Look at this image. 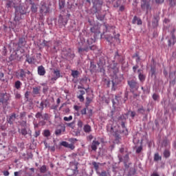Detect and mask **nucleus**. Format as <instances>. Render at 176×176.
I'll use <instances>...</instances> for the list:
<instances>
[{"mask_svg":"<svg viewBox=\"0 0 176 176\" xmlns=\"http://www.w3.org/2000/svg\"><path fill=\"white\" fill-rule=\"evenodd\" d=\"M10 100V94L8 93H0V102L3 104V105H8L9 102H8Z\"/></svg>","mask_w":176,"mask_h":176,"instance_id":"obj_1","label":"nucleus"},{"mask_svg":"<svg viewBox=\"0 0 176 176\" xmlns=\"http://www.w3.org/2000/svg\"><path fill=\"white\" fill-rule=\"evenodd\" d=\"M39 12L42 16H46V14H47V12H49V7L46 6V3L45 1H41L40 3Z\"/></svg>","mask_w":176,"mask_h":176,"instance_id":"obj_2","label":"nucleus"},{"mask_svg":"<svg viewBox=\"0 0 176 176\" xmlns=\"http://www.w3.org/2000/svg\"><path fill=\"white\" fill-rule=\"evenodd\" d=\"M107 131H109L111 135H113L116 138V140H120V135L118 133V131L115 130V128L113 126L107 127Z\"/></svg>","mask_w":176,"mask_h":176,"instance_id":"obj_3","label":"nucleus"},{"mask_svg":"<svg viewBox=\"0 0 176 176\" xmlns=\"http://www.w3.org/2000/svg\"><path fill=\"white\" fill-rule=\"evenodd\" d=\"M128 85H129V87H131V89H134L135 90H138V87H139L138 82H137L135 80H129Z\"/></svg>","mask_w":176,"mask_h":176,"instance_id":"obj_4","label":"nucleus"},{"mask_svg":"<svg viewBox=\"0 0 176 176\" xmlns=\"http://www.w3.org/2000/svg\"><path fill=\"white\" fill-rule=\"evenodd\" d=\"M16 76L18 79H21V80H25L26 74L24 69H21L19 72L17 73Z\"/></svg>","mask_w":176,"mask_h":176,"instance_id":"obj_5","label":"nucleus"},{"mask_svg":"<svg viewBox=\"0 0 176 176\" xmlns=\"http://www.w3.org/2000/svg\"><path fill=\"white\" fill-rule=\"evenodd\" d=\"M86 94V92L84 90H79L77 92V98L80 100V102H83L85 101V98L83 96Z\"/></svg>","mask_w":176,"mask_h":176,"instance_id":"obj_6","label":"nucleus"},{"mask_svg":"<svg viewBox=\"0 0 176 176\" xmlns=\"http://www.w3.org/2000/svg\"><path fill=\"white\" fill-rule=\"evenodd\" d=\"M149 1L151 0H142L141 2V8L142 9H149V8L151 7L149 5Z\"/></svg>","mask_w":176,"mask_h":176,"instance_id":"obj_7","label":"nucleus"},{"mask_svg":"<svg viewBox=\"0 0 176 176\" xmlns=\"http://www.w3.org/2000/svg\"><path fill=\"white\" fill-rule=\"evenodd\" d=\"M26 43L27 41H25V38H20L18 42V47H19V49H21V47H24V46H25Z\"/></svg>","mask_w":176,"mask_h":176,"instance_id":"obj_8","label":"nucleus"},{"mask_svg":"<svg viewBox=\"0 0 176 176\" xmlns=\"http://www.w3.org/2000/svg\"><path fill=\"white\" fill-rule=\"evenodd\" d=\"M138 74L139 80L140 82H145V79L146 78V76H145L144 74L142 73V70L138 69Z\"/></svg>","mask_w":176,"mask_h":176,"instance_id":"obj_9","label":"nucleus"},{"mask_svg":"<svg viewBox=\"0 0 176 176\" xmlns=\"http://www.w3.org/2000/svg\"><path fill=\"white\" fill-rule=\"evenodd\" d=\"M60 145H62V146H65V148H68L69 149H75V146L73 144H69L65 141L62 142L60 143Z\"/></svg>","mask_w":176,"mask_h":176,"instance_id":"obj_10","label":"nucleus"},{"mask_svg":"<svg viewBox=\"0 0 176 176\" xmlns=\"http://www.w3.org/2000/svg\"><path fill=\"white\" fill-rule=\"evenodd\" d=\"M38 74L40 76H43L46 74V70L43 66H38Z\"/></svg>","mask_w":176,"mask_h":176,"instance_id":"obj_11","label":"nucleus"},{"mask_svg":"<svg viewBox=\"0 0 176 176\" xmlns=\"http://www.w3.org/2000/svg\"><path fill=\"white\" fill-rule=\"evenodd\" d=\"M110 68L113 71V74H116L119 72V67H118V63H113L110 65Z\"/></svg>","mask_w":176,"mask_h":176,"instance_id":"obj_12","label":"nucleus"},{"mask_svg":"<svg viewBox=\"0 0 176 176\" xmlns=\"http://www.w3.org/2000/svg\"><path fill=\"white\" fill-rule=\"evenodd\" d=\"M132 23L133 24H138V25H142V21L141 19L137 17V16H135L132 20Z\"/></svg>","mask_w":176,"mask_h":176,"instance_id":"obj_13","label":"nucleus"},{"mask_svg":"<svg viewBox=\"0 0 176 176\" xmlns=\"http://www.w3.org/2000/svg\"><path fill=\"white\" fill-rule=\"evenodd\" d=\"M63 131H65V126H59L58 129L55 131L56 135H60Z\"/></svg>","mask_w":176,"mask_h":176,"instance_id":"obj_14","label":"nucleus"},{"mask_svg":"<svg viewBox=\"0 0 176 176\" xmlns=\"http://www.w3.org/2000/svg\"><path fill=\"white\" fill-rule=\"evenodd\" d=\"M99 145H100V142L97 140H94L91 145V148L92 151H97V146H98Z\"/></svg>","mask_w":176,"mask_h":176,"instance_id":"obj_15","label":"nucleus"},{"mask_svg":"<svg viewBox=\"0 0 176 176\" xmlns=\"http://www.w3.org/2000/svg\"><path fill=\"white\" fill-rule=\"evenodd\" d=\"M16 113H12L7 120L8 123H9V124H13L14 120H16Z\"/></svg>","mask_w":176,"mask_h":176,"instance_id":"obj_16","label":"nucleus"},{"mask_svg":"<svg viewBox=\"0 0 176 176\" xmlns=\"http://www.w3.org/2000/svg\"><path fill=\"white\" fill-rule=\"evenodd\" d=\"M83 131H85L86 134H90V133H91V126L89 124L84 125Z\"/></svg>","mask_w":176,"mask_h":176,"instance_id":"obj_17","label":"nucleus"},{"mask_svg":"<svg viewBox=\"0 0 176 176\" xmlns=\"http://www.w3.org/2000/svg\"><path fill=\"white\" fill-rule=\"evenodd\" d=\"M32 94L34 96H38V94H41V87H33Z\"/></svg>","mask_w":176,"mask_h":176,"instance_id":"obj_18","label":"nucleus"},{"mask_svg":"<svg viewBox=\"0 0 176 176\" xmlns=\"http://www.w3.org/2000/svg\"><path fill=\"white\" fill-rule=\"evenodd\" d=\"M175 35H174V33L172 34V38L168 41V46H171V45H175Z\"/></svg>","mask_w":176,"mask_h":176,"instance_id":"obj_19","label":"nucleus"},{"mask_svg":"<svg viewBox=\"0 0 176 176\" xmlns=\"http://www.w3.org/2000/svg\"><path fill=\"white\" fill-rule=\"evenodd\" d=\"M22 85L23 83H21L20 80H16L14 84V87L16 89V90H20Z\"/></svg>","mask_w":176,"mask_h":176,"instance_id":"obj_20","label":"nucleus"},{"mask_svg":"<svg viewBox=\"0 0 176 176\" xmlns=\"http://www.w3.org/2000/svg\"><path fill=\"white\" fill-rule=\"evenodd\" d=\"M19 133H21V135H23L24 137L28 134V131L25 128H22L21 130H19Z\"/></svg>","mask_w":176,"mask_h":176,"instance_id":"obj_21","label":"nucleus"},{"mask_svg":"<svg viewBox=\"0 0 176 176\" xmlns=\"http://www.w3.org/2000/svg\"><path fill=\"white\" fill-rule=\"evenodd\" d=\"M171 155V153H170V151L168 149H165L164 151V157H165L166 159L170 157Z\"/></svg>","mask_w":176,"mask_h":176,"instance_id":"obj_22","label":"nucleus"},{"mask_svg":"<svg viewBox=\"0 0 176 176\" xmlns=\"http://www.w3.org/2000/svg\"><path fill=\"white\" fill-rule=\"evenodd\" d=\"M31 11L32 13H36L38 12V7H36L34 3H32Z\"/></svg>","mask_w":176,"mask_h":176,"instance_id":"obj_23","label":"nucleus"},{"mask_svg":"<svg viewBox=\"0 0 176 176\" xmlns=\"http://www.w3.org/2000/svg\"><path fill=\"white\" fill-rule=\"evenodd\" d=\"M159 160H162V156L159 155V153H156L154 155V162H159Z\"/></svg>","mask_w":176,"mask_h":176,"instance_id":"obj_24","label":"nucleus"},{"mask_svg":"<svg viewBox=\"0 0 176 176\" xmlns=\"http://www.w3.org/2000/svg\"><path fill=\"white\" fill-rule=\"evenodd\" d=\"M47 171V168L46 167V165H43L40 168V172L42 174H45Z\"/></svg>","mask_w":176,"mask_h":176,"instance_id":"obj_25","label":"nucleus"},{"mask_svg":"<svg viewBox=\"0 0 176 176\" xmlns=\"http://www.w3.org/2000/svg\"><path fill=\"white\" fill-rule=\"evenodd\" d=\"M162 146H164L165 148H167V146H168V148H170V142H168V140H163Z\"/></svg>","mask_w":176,"mask_h":176,"instance_id":"obj_26","label":"nucleus"},{"mask_svg":"<svg viewBox=\"0 0 176 176\" xmlns=\"http://www.w3.org/2000/svg\"><path fill=\"white\" fill-rule=\"evenodd\" d=\"M26 61L28 63V64H32L34 61H35V59L32 57H28V56H26Z\"/></svg>","mask_w":176,"mask_h":176,"instance_id":"obj_27","label":"nucleus"},{"mask_svg":"<svg viewBox=\"0 0 176 176\" xmlns=\"http://www.w3.org/2000/svg\"><path fill=\"white\" fill-rule=\"evenodd\" d=\"M78 75L79 72H78V70H72V76H73L74 78H78Z\"/></svg>","mask_w":176,"mask_h":176,"instance_id":"obj_28","label":"nucleus"},{"mask_svg":"<svg viewBox=\"0 0 176 176\" xmlns=\"http://www.w3.org/2000/svg\"><path fill=\"white\" fill-rule=\"evenodd\" d=\"M54 74L55 75V78H60V70L58 69H54Z\"/></svg>","mask_w":176,"mask_h":176,"instance_id":"obj_29","label":"nucleus"},{"mask_svg":"<svg viewBox=\"0 0 176 176\" xmlns=\"http://www.w3.org/2000/svg\"><path fill=\"white\" fill-rule=\"evenodd\" d=\"M96 42V40L94 39L93 38H89L87 39V43L90 46V45H93Z\"/></svg>","mask_w":176,"mask_h":176,"instance_id":"obj_30","label":"nucleus"},{"mask_svg":"<svg viewBox=\"0 0 176 176\" xmlns=\"http://www.w3.org/2000/svg\"><path fill=\"white\" fill-rule=\"evenodd\" d=\"M45 107H47V104H46V103H45L44 101H42L41 103H40V107H38V108L43 111L45 108Z\"/></svg>","mask_w":176,"mask_h":176,"instance_id":"obj_31","label":"nucleus"},{"mask_svg":"<svg viewBox=\"0 0 176 176\" xmlns=\"http://www.w3.org/2000/svg\"><path fill=\"white\" fill-rule=\"evenodd\" d=\"M65 6V1L60 0L59 1V8L60 9H63Z\"/></svg>","mask_w":176,"mask_h":176,"instance_id":"obj_32","label":"nucleus"},{"mask_svg":"<svg viewBox=\"0 0 176 176\" xmlns=\"http://www.w3.org/2000/svg\"><path fill=\"white\" fill-rule=\"evenodd\" d=\"M42 119L44 120H49L50 119V116L48 113H45L43 116Z\"/></svg>","mask_w":176,"mask_h":176,"instance_id":"obj_33","label":"nucleus"},{"mask_svg":"<svg viewBox=\"0 0 176 176\" xmlns=\"http://www.w3.org/2000/svg\"><path fill=\"white\" fill-rule=\"evenodd\" d=\"M169 5L170 8H174L176 5V1L175 0H169Z\"/></svg>","mask_w":176,"mask_h":176,"instance_id":"obj_34","label":"nucleus"},{"mask_svg":"<svg viewBox=\"0 0 176 176\" xmlns=\"http://www.w3.org/2000/svg\"><path fill=\"white\" fill-rule=\"evenodd\" d=\"M21 19V15L19 16L17 12L15 13L14 21H20Z\"/></svg>","mask_w":176,"mask_h":176,"instance_id":"obj_35","label":"nucleus"},{"mask_svg":"<svg viewBox=\"0 0 176 176\" xmlns=\"http://www.w3.org/2000/svg\"><path fill=\"white\" fill-rule=\"evenodd\" d=\"M66 126H67V127H71V129H75V122H72L70 123H67Z\"/></svg>","mask_w":176,"mask_h":176,"instance_id":"obj_36","label":"nucleus"},{"mask_svg":"<svg viewBox=\"0 0 176 176\" xmlns=\"http://www.w3.org/2000/svg\"><path fill=\"white\" fill-rule=\"evenodd\" d=\"M88 51H89V47H86V48L80 47V48H78V53H82V52H88Z\"/></svg>","mask_w":176,"mask_h":176,"instance_id":"obj_37","label":"nucleus"},{"mask_svg":"<svg viewBox=\"0 0 176 176\" xmlns=\"http://www.w3.org/2000/svg\"><path fill=\"white\" fill-rule=\"evenodd\" d=\"M87 2H88V3H91V2L94 4V8H97V3L96 2V0H87Z\"/></svg>","mask_w":176,"mask_h":176,"instance_id":"obj_38","label":"nucleus"},{"mask_svg":"<svg viewBox=\"0 0 176 176\" xmlns=\"http://www.w3.org/2000/svg\"><path fill=\"white\" fill-rule=\"evenodd\" d=\"M63 120H65V122H69L72 120V116H69V117H64Z\"/></svg>","mask_w":176,"mask_h":176,"instance_id":"obj_39","label":"nucleus"},{"mask_svg":"<svg viewBox=\"0 0 176 176\" xmlns=\"http://www.w3.org/2000/svg\"><path fill=\"white\" fill-rule=\"evenodd\" d=\"M44 137H50V131L49 130L44 131Z\"/></svg>","mask_w":176,"mask_h":176,"instance_id":"obj_40","label":"nucleus"},{"mask_svg":"<svg viewBox=\"0 0 176 176\" xmlns=\"http://www.w3.org/2000/svg\"><path fill=\"white\" fill-rule=\"evenodd\" d=\"M86 100H87L86 105L90 104L91 103V101H93V100L89 97H87Z\"/></svg>","mask_w":176,"mask_h":176,"instance_id":"obj_41","label":"nucleus"},{"mask_svg":"<svg viewBox=\"0 0 176 176\" xmlns=\"http://www.w3.org/2000/svg\"><path fill=\"white\" fill-rule=\"evenodd\" d=\"M35 116L36 119H41V118H43V116H42V113L41 112L36 113Z\"/></svg>","mask_w":176,"mask_h":176,"instance_id":"obj_42","label":"nucleus"},{"mask_svg":"<svg viewBox=\"0 0 176 176\" xmlns=\"http://www.w3.org/2000/svg\"><path fill=\"white\" fill-rule=\"evenodd\" d=\"M42 44L46 46L47 47H50V45H49V41H47L46 40H44Z\"/></svg>","mask_w":176,"mask_h":176,"instance_id":"obj_43","label":"nucleus"},{"mask_svg":"<svg viewBox=\"0 0 176 176\" xmlns=\"http://www.w3.org/2000/svg\"><path fill=\"white\" fill-rule=\"evenodd\" d=\"M141 152H142V146L138 147L136 149V153H141Z\"/></svg>","mask_w":176,"mask_h":176,"instance_id":"obj_44","label":"nucleus"},{"mask_svg":"<svg viewBox=\"0 0 176 176\" xmlns=\"http://www.w3.org/2000/svg\"><path fill=\"white\" fill-rule=\"evenodd\" d=\"M12 5H13V1H9L8 2H7L6 3V6L8 8H12Z\"/></svg>","mask_w":176,"mask_h":176,"instance_id":"obj_45","label":"nucleus"},{"mask_svg":"<svg viewBox=\"0 0 176 176\" xmlns=\"http://www.w3.org/2000/svg\"><path fill=\"white\" fill-rule=\"evenodd\" d=\"M157 98H159V96L157 95V94H153V99L154 100V101H157Z\"/></svg>","mask_w":176,"mask_h":176,"instance_id":"obj_46","label":"nucleus"},{"mask_svg":"<svg viewBox=\"0 0 176 176\" xmlns=\"http://www.w3.org/2000/svg\"><path fill=\"white\" fill-rule=\"evenodd\" d=\"M41 135V131H36L34 134V137L37 138V137H39Z\"/></svg>","mask_w":176,"mask_h":176,"instance_id":"obj_47","label":"nucleus"},{"mask_svg":"<svg viewBox=\"0 0 176 176\" xmlns=\"http://www.w3.org/2000/svg\"><path fill=\"white\" fill-rule=\"evenodd\" d=\"M89 50H96V49H97V47L96 45H91V46H89Z\"/></svg>","mask_w":176,"mask_h":176,"instance_id":"obj_48","label":"nucleus"},{"mask_svg":"<svg viewBox=\"0 0 176 176\" xmlns=\"http://www.w3.org/2000/svg\"><path fill=\"white\" fill-rule=\"evenodd\" d=\"M47 90H49V88L47 87H44L43 89V93H44V94H46V93H47Z\"/></svg>","mask_w":176,"mask_h":176,"instance_id":"obj_49","label":"nucleus"},{"mask_svg":"<svg viewBox=\"0 0 176 176\" xmlns=\"http://www.w3.org/2000/svg\"><path fill=\"white\" fill-rule=\"evenodd\" d=\"M78 127H80V128L83 127V122L82 121L79 120L78 122Z\"/></svg>","mask_w":176,"mask_h":176,"instance_id":"obj_50","label":"nucleus"},{"mask_svg":"<svg viewBox=\"0 0 176 176\" xmlns=\"http://www.w3.org/2000/svg\"><path fill=\"white\" fill-rule=\"evenodd\" d=\"M25 115H27V113H25V111H23L20 113V118H25Z\"/></svg>","mask_w":176,"mask_h":176,"instance_id":"obj_51","label":"nucleus"},{"mask_svg":"<svg viewBox=\"0 0 176 176\" xmlns=\"http://www.w3.org/2000/svg\"><path fill=\"white\" fill-rule=\"evenodd\" d=\"M137 69H138V65H135L133 67V72H137Z\"/></svg>","mask_w":176,"mask_h":176,"instance_id":"obj_52","label":"nucleus"},{"mask_svg":"<svg viewBox=\"0 0 176 176\" xmlns=\"http://www.w3.org/2000/svg\"><path fill=\"white\" fill-rule=\"evenodd\" d=\"M81 113H82V115H86V113H87L86 108H84L81 110Z\"/></svg>","mask_w":176,"mask_h":176,"instance_id":"obj_53","label":"nucleus"},{"mask_svg":"<svg viewBox=\"0 0 176 176\" xmlns=\"http://www.w3.org/2000/svg\"><path fill=\"white\" fill-rule=\"evenodd\" d=\"M58 79V78L57 77L54 76L51 78V80H52V83H54V82H56V80H57Z\"/></svg>","mask_w":176,"mask_h":176,"instance_id":"obj_54","label":"nucleus"},{"mask_svg":"<svg viewBox=\"0 0 176 176\" xmlns=\"http://www.w3.org/2000/svg\"><path fill=\"white\" fill-rule=\"evenodd\" d=\"M74 109H75V111H79V109H80V107L78 106V105H74Z\"/></svg>","mask_w":176,"mask_h":176,"instance_id":"obj_55","label":"nucleus"},{"mask_svg":"<svg viewBox=\"0 0 176 176\" xmlns=\"http://www.w3.org/2000/svg\"><path fill=\"white\" fill-rule=\"evenodd\" d=\"M15 98H17L18 100H19V98H21V95L20 94H16Z\"/></svg>","mask_w":176,"mask_h":176,"instance_id":"obj_56","label":"nucleus"},{"mask_svg":"<svg viewBox=\"0 0 176 176\" xmlns=\"http://www.w3.org/2000/svg\"><path fill=\"white\" fill-rule=\"evenodd\" d=\"M70 142H76L78 140L76 138H71L69 139Z\"/></svg>","mask_w":176,"mask_h":176,"instance_id":"obj_57","label":"nucleus"},{"mask_svg":"<svg viewBox=\"0 0 176 176\" xmlns=\"http://www.w3.org/2000/svg\"><path fill=\"white\" fill-rule=\"evenodd\" d=\"M152 75H155V72H156V70H155V68L151 67V69Z\"/></svg>","mask_w":176,"mask_h":176,"instance_id":"obj_58","label":"nucleus"},{"mask_svg":"<svg viewBox=\"0 0 176 176\" xmlns=\"http://www.w3.org/2000/svg\"><path fill=\"white\" fill-rule=\"evenodd\" d=\"M9 171H8V170H5V171H3V175L4 176H8L9 175Z\"/></svg>","mask_w":176,"mask_h":176,"instance_id":"obj_59","label":"nucleus"},{"mask_svg":"<svg viewBox=\"0 0 176 176\" xmlns=\"http://www.w3.org/2000/svg\"><path fill=\"white\" fill-rule=\"evenodd\" d=\"M156 3H163L164 0H155Z\"/></svg>","mask_w":176,"mask_h":176,"instance_id":"obj_60","label":"nucleus"},{"mask_svg":"<svg viewBox=\"0 0 176 176\" xmlns=\"http://www.w3.org/2000/svg\"><path fill=\"white\" fill-rule=\"evenodd\" d=\"M131 118H135V111H131Z\"/></svg>","mask_w":176,"mask_h":176,"instance_id":"obj_61","label":"nucleus"},{"mask_svg":"<svg viewBox=\"0 0 176 176\" xmlns=\"http://www.w3.org/2000/svg\"><path fill=\"white\" fill-rule=\"evenodd\" d=\"M87 140H89V141H91V140H93V135H89L87 137Z\"/></svg>","mask_w":176,"mask_h":176,"instance_id":"obj_62","label":"nucleus"},{"mask_svg":"<svg viewBox=\"0 0 176 176\" xmlns=\"http://www.w3.org/2000/svg\"><path fill=\"white\" fill-rule=\"evenodd\" d=\"M100 176H107V172H105V171L102 172V173H100Z\"/></svg>","mask_w":176,"mask_h":176,"instance_id":"obj_63","label":"nucleus"},{"mask_svg":"<svg viewBox=\"0 0 176 176\" xmlns=\"http://www.w3.org/2000/svg\"><path fill=\"white\" fill-rule=\"evenodd\" d=\"M120 12H123L124 10V6H121L120 7Z\"/></svg>","mask_w":176,"mask_h":176,"instance_id":"obj_64","label":"nucleus"}]
</instances>
